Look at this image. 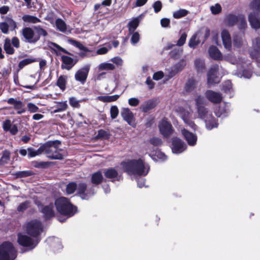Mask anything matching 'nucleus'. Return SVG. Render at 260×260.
I'll return each mask as SVG.
<instances>
[{"instance_id": "1", "label": "nucleus", "mask_w": 260, "mask_h": 260, "mask_svg": "<svg viewBox=\"0 0 260 260\" xmlns=\"http://www.w3.org/2000/svg\"><path fill=\"white\" fill-rule=\"evenodd\" d=\"M26 233L36 239H32L27 235L19 234L18 242L24 247H28L29 249H34L38 244L40 239L38 238L43 230L42 222L38 219H32L26 222L24 225Z\"/></svg>"}, {"instance_id": "2", "label": "nucleus", "mask_w": 260, "mask_h": 260, "mask_svg": "<svg viewBox=\"0 0 260 260\" xmlns=\"http://www.w3.org/2000/svg\"><path fill=\"white\" fill-rule=\"evenodd\" d=\"M121 165L123 170L131 175L145 176L148 174L150 170L149 165L141 158L128 160L122 162Z\"/></svg>"}, {"instance_id": "3", "label": "nucleus", "mask_w": 260, "mask_h": 260, "mask_svg": "<svg viewBox=\"0 0 260 260\" xmlns=\"http://www.w3.org/2000/svg\"><path fill=\"white\" fill-rule=\"evenodd\" d=\"M195 101L197 107L198 116L204 120L206 128L211 130L213 128L217 127L218 123L216 119L212 116L211 112L204 106L206 102L204 98L197 95L195 98Z\"/></svg>"}, {"instance_id": "4", "label": "nucleus", "mask_w": 260, "mask_h": 260, "mask_svg": "<svg viewBox=\"0 0 260 260\" xmlns=\"http://www.w3.org/2000/svg\"><path fill=\"white\" fill-rule=\"evenodd\" d=\"M55 205L57 211L68 217L73 216L77 212V208L73 206L69 200L65 197L56 199Z\"/></svg>"}, {"instance_id": "5", "label": "nucleus", "mask_w": 260, "mask_h": 260, "mask_svg": "<svg viewBox=\"0 0 260 260\" xmlns=\"http://www.w3.org/2000/svg\"><path fill=\"white\" fill-rule=\"evenodd\" d=\"M17 250L12 243L4 242L0 245V260H14Z\"/></svg>"}, {"instance_id": "6", "label": "nucleus", "mask_w": 260, "mask_h": 260, "mask_svg": "<svg viewBox=\"0 0 260 260\" xmlns=\"http://www.w3.org/2000/svg\"><path fill=\"white\" fill-rule=\"evenodd\" d=\"M95 188V186H93L87 189L85 183H80L77 185L76 189L82 199L87 200L95 194L96 192Z\"/></svg>"}, {"instance_id": "7", "label": "nucleus", "mask_w": 260, "mask_h": 260, "mask_svg": "<svg viewBox=\"0 0 260 260\" xmlns=\"http://www.w3.org/2000/svg\"><path fill=\"white\" fill-rule=\"evenodd\" d=\"M46 155L53 159H62L63 156L59 152L54 142L47 143Z\"/></svg>"}, {"instance_id": "8", "label": "nucleus", "mask_w": 260, "mask_h": 260, "mask_svg": "<svg viewBox=\"0 0 260 260\" xmlns=\"http://www.w3.org/2000/svg\"><path fill=\"white\" fill-rule=\"evenodd\" d=\"M90 69V64H86L77 70L75 74V80L81 84H84L86 81Z\"/></svg>"}, {"instance_id": "9", "label": "nucleus", "mask_w": 260, "mask_h": 260, "mask_svg": "<svg viewBox=\"0 0 260 260\" xmlns=\"http://www.w3.org/2000/svg\"><path fill=\"white\" fill-rule=\"evenodd\" d=\"M177 111L184 122L192 129L196 131L197 126L193 121L190 119L191 113L183 108H178Z\"/></svg>"}, {"instance_id": "10", "label": "nucleus", "mask_w": 260, "mask_h": 260, "mask_svg": "<svg viewBox=\"0 0 260 260\" xmlns=\"http://www.w3.org/2000/svg\"><path fill=\"white\" fill-rule=\"evenodd\" d=\"M244 67L239 66L238 68L239 70L238 76L245 78L249 79L252 75V68L250 60L245 59L242 63Z\"/></svg>"}, {"instance_id": "11", "label": "nucleus", "mask_w": 260, "mask_h": 260, "mask_svg": "<svg viewBox=\"0 0 260 260\" xmlns=\"http://www.w3.org/2000/svg\"><path fill=\"white\" fill-rule=\"evenodd\" d=\"M17 27L16 22L11 18L7 17L5 21L0 23V29L2 32L7 34L9 30L13 31Z\"/></svg>"}, {"instance_id": "12", "label": "nucleus", "mask_w": 260, "mask_h": 260, "mask_svg": "<svg viewBox=\"0 0 260 260\" xmlns=\"http://www.w3.org/2000/svg\"><path fill=\"white\" fill-rule=\"evenodd\" d=\"M187 148L186 144L180 139L174 138L172 141V151L173 153L180 154Z\"/></svg>"}, {"instance_id": "13", "label": "nucleus", "mask_w": 260, "mask_h": 260, "mask_svg": "<svg viewBox=\"0 0 260 260\" xmlns=\"http://www.w3.org/2000/svg\"><path fill=\"white\" fill-rule=\"evenodd\" d=\"M158 127L160 134L164 137H169L173 132V129L171 124L165 119H163L159 122Z\"/></svg>"}, {"instance_id": "14", "label": "nucleus", "mask_w": 260, "mask_h": 260, "mask_svg": "<svg viewBox=\"0 0 260 260\" xmlns=\"http://www.w3.org/2000/svg\"><path fill=\"white\" fill-rule=\"evenodd\" d=\"M252 50L250 52L251 58L260 62V37L254 38L252 42Z\"/></svg>"}, {"instance_id": "15", "label": "nucleus", "mask_w": 260, "mask_h": 260, "mask_svg": "<svg viewBox=\"0 0 260 260\" xmlns=\"http://www.w3.org/2000/svg\"><path fill=\"white\" fill-rule=\"evenodd\" d=\"M22 34L28 43H34L39 40L38 35L30 27L24 28L22 30Z\"/></svg>"}, {"instance_id": "16", "label": "nucleus", "mask_w": 260, "mask_h": 260, "mask_svg": "<svg viewBox=\"0 0 260 260\" xmlns=\"http://www.w3.org/2000/svg\"><path fill=\"white\" fill-rule=\"evenodd\" d=\"M218 66L217 64L212 66L207 74V80L209 84H213L219 82V79L216 76L218 70Z\"/></svg>"}, {"instance_id": "17", "label": "nucleus", "mask_w": 260, "mask_h": 260, "mask_svg": "<svg viewBox=\"0 0 260 260\" xmlns=\"http://www.w3.org/2000/svg\"><path fill=\"white\" fill-rule=\"evenodd\" d=\"M246 58L239 57L237 58L235 55L232 53H227L223 55L222 59L225 60L233 64H235L238 68L239 66L244 67L242 63Z\"/></svg>"}, {"instance_id": "18", "label": "nucleus", "mask_w": 260, "mask_h": 260, "mask_svg": "<svg viewBox=\"0 0 260 260\" xmlns=\"http://www.w3.org/2000/svg\"><path fill=\"white\" fill-rule=\"evenodd\" d=\"M221 37L224 48L228 51H230L232 49V43L231 35L225 29L222 30L221 32Z\"/></svg>"}, {"instance_id": "19", "label": "nucleus", "mask_w": 260, "mask_h": 260, "mask_svg": "<svg viewBox=\"0 0 260 260\" xmlns=\"http://www.w3.org/2000/svg\"><path fill=\"white\" fill-rule=\"evenodd\" d=\"M121 115L123 119L130 125L134 127L136 126L134 114L128 108H123L121 112Z\"/></svg>"}, {"instance_id": "20", "label": "nucleus", "mask_w": 260, "mask_h": 260, "mask_svg": "<svg viewBox=\"0 0 260 260\" xmlns=\"http://www.w3.org/2000/svg\"><path fill=\"white\" fill-rule=\"evenodd\" d=\"M39 210L43 214L44 217L46 219H48L54 216V211L53 209V204H50L49 205H41L39 206Z\"/></svg>"}, {"instance_id": "21", "label": "nucleus", "mask_w": 260, "mask_h": 260, "mask_svg": "<svg viewBox=\"0 0 260 260\" xmlns=\"http://www.w3.org/2000/svg\"><path fill=\"white\" fill-rule=\"evenodd\" d=\"M206 98L211 102L216 104L220 103L222 100V96L219 92L211 90H208L205 92Z\"/></svg>"}, {"instance_id": "22", "label": "nucleus", "mask_w": 260, "mask_h": 260, "mask_svg": "<svg viewBox=\"0 0 260 260\" xmlns=\"http://www.w3.org/2000/svg\"><path fill=\"white\" fill-rule=\"evenodd\" d=\"M181 133L189 145L194 146L196 144L197 136L196 134L189 132L185 128L181 129Z\"/></svg>"}, {"instance_id": "23", "label": "nucleus", "mask_w": 260, "mask_h": 260, "mask_svg": "<svg viewBox=\"0 0 260 260\" xmlns=\"http://www.w3.org/2000/svg\"><path fill=\"white\" fill-rule=\"evenodd\" d=\"M230 104L224 103L215 110V114L217 117H225L230 113Z\"/></svg>"}, {"instance_id": "24", "label": "nucleus", "mask_w": 260, "mask_h": 260, "mask_svg": "<svg viewBox=\"0 0 260 260\" xmlns=\"http://www.w3.org/2000/svg\"><path fill=\"white\" fill-rule=\"evenodd\" d=\"M248 21L252 28L254 29L260 28V17H258L254 12H251L249 14Z\"/></svg>"}, {"instance_id": "25", "label": "nucleus", "mask_w": 260, "mask_h": 260, "mask_svg": "<svg viewBox=\"0 0 260 260\" xmlns=\"http://www.w3.org/2000/svg\"><path fill=\"white\" fill-rule=\"evenodd\" d=\"M61 69L67 70H71L76 63V61H74L73 58L66 55L61 56Z\"/></svg>"}, {"instance_id": "26", "label": "nucleus", "mask_w": 260, "mask_h": 260, "mask_svg": "<svg viewBox=\"0 0 260 260\" xmlns=\"http://www.w3.org/2000/svg\"><path fill=\"white\" fill-rule=\"evenodd\" d=\"M103 173L106 178L111 179L112 181L120 179V176L118 175V172L113 168L104 169Z\"/></svg>"}, {"instance_id": "27", "label": "nucleus", "mask_w": 260, "mask_h": 260, "mask_svg": "<svg viewBox=\"0 0 260 260\" xmlns=\"http://www.w3.org/2000/svg\"><path fill=\"white\" fill-rule=\"evenodd\" d=\"M208 52L212 58L215 60H222L223 55L216 46H210L208 49Z\"/></svg>"}, {"instance_id": "28", "label": "nucleus", "mask_w": 260, "mask_h": 260, "mask_svg": "<svg viewBox=\"0 0 260 260\" xmlns=\"http://www.w3.org/2000/svg\"><path fill=\"white\" fill-rule=\"evenodd\" d=\"M202 34V32L201 31H199L191 37L188 42L189 47L194 48L200 43L202 41L201 39Z\"/></svg>"}, {"instance_id": "29", "label": "nucleus", "mask_w": 260, "mask_h": 260, "mask_svg": "<svg viewBox=\"0 0 260 260\" xmlns=\"http://www.w3.org/2000/svg\"><path fill=\"white\" fill-rule=\"evenodd\" d=\"M156 106V103L155 100H149L144 102L140 106V109L143 112H147L152 110Z\"/></svg>"}, {"instance_id": "30", "label": "nucleus", "mask_w": 260, "mask_h": 260, "mask_svg": "<svg viewBox=\"0 0 260 260\" xmlns=\"http://www.w3.org/2000/svg\"><path fill=\"white\" fill-rule=\"evenodd\" d=\"M222 90L229 98L233 96L234 90L231 81L227 80L223 83Z\"/></svg>"}, {"instance_id": "31", "label": "nucleus", "mask_w": 260, "mask_h": 260, "mask_svg": "<svg viewBox=\"0 0 260 260\" xmlns=\"http://www.w3.org/2000/svg\"><path fill=\"white\" fill-rule=\"evenodd\" d=\"M119 97V95H101L96 98V100L104 103H109L116 101Z\"/></svg>"}, {"instance_id": "32", "label": "nucleus", "mask_w": 260, "mask_h": 260, "mask_svg": "<svg viewBox=\"0 0 260 260\" xmlns=\"http://www.w3.org/2000/svg\"><path fill=\"white\" fill-rule=\"evenodd\" d=\"M57 105L54 107L53 113L63 112L66 111L68 108V104L67 101L56 102Z\"/></svg>"}, {"instance_id": "33", "label": "nucleus", "mask_w": 260, "mask_h": 260, "mask_svg": "<svg viewBox=\"0 0 260 260\" xmlns=\"http://www.w3.org/2000/svg\"><path fill=\"white\" fill-rule=\"evenodd\" d=\"M185 65V63L183 60H182L179 63L176 64L174 67V69L172 70V71L170 73V75L166 76V77H168L167 79L168 80L175 76L177 73L181 71Z\"/></svg>"}, {"instance_id": "34", "label": "nucleus", "mask_w": 260, "mask_h": 260, "mask_svg": "<svg viewBox=\"0 0 260 260\" xmlns=\"http://www.w3.org/2000/svg\"><path fill=\"white\" fill-rule=\"evenodd\" d=\"M103 179L102 173L100 171H98L92 175L91 182L96 185L100 184Z\"/></svg>"}, {"instance_id": "35", "label": "nucleus", "mask_w": 260, "mask_h": 260, "mask_svg": "<svg viewBox=\"0 0 260 260\" xmlns=\"http://www.w3.org/2000/svg\"><path fill=\"white\" fill-rule=\"evenodd\" d=\"M7 103L9 104L13 105L14 108L16 110L21 109L24 108V104L21 101H17L14 98H10L7 100Z\"/></svg>"}, {"instance_id": "36", "label": "nucleus", "mask_w": 260, "mask_h": 260, "mask_svg": "<svg viewBox=\"0 0 260 260\" xmlns=\"http://www.w3.org/2000/svg\"><path fill=\"white\" fill-rule=\"evenodd\" d=\"M98 68L100 71L103 70L113 71L115 69V66L112 63L105 62L100 63Z\"/></svg>"}, {"instance_id": "37", "label": "nucleus", "mask_w": 260, "mask_h": 260, "mask_svg": "<svg viewBox=\"0 0 260 260\" xmlns=\"http://www.w3.org/2000/svg\"><path fill=\"white\" fill-rule=\"evenodd\" d=\"M68 79V77L66 75H61L58 78L56 85L59 88L63 91L66 88V83Z\"/></svg>"}, {"instance_id": "38", "label": "nucleus", "mask_w": 260, "mask_h": 260, "mask_svg": "<svg viewBox=\"0 0 260 260\" xmlns=\"http://www.w3.org/2000/svg\"><path fill=\"white\" fill-rule=\"evenodd\" d=\"M56 28L59 31L65 32L67 31V27L65 22L60 18H57L55 21Z\"/></svg>"}, {"instance_id": "39", "label": "nucleus", "mask_w": 260, "mask_h": 260, "mask_svg": "<svg viewBox=\"0 0 260 260\" xmlns=\"http://www.w3.org/2000/svg\"><path fill=\"white\" fill-rule=\"evenodd\" d=\"M49 47L52 49L57 54H59L60 52H63L66 54H70L68 51L63 48L58 44L51 42L50 44Z\"/></svg>"}, {"instance_id": "40", "label": "nucleus", "mask_w": 260, "mask_h": 260, "mask_svg": "<svg viewBox=\"0 0 260 260\" xmlns=\"http://www.w3.org/2000/svg\"><path fill=\"white\" fill-rule=\"evenodd\" d=\"M239 16H236L233 14H229L226 16L225 22L229 26H233L236 24L238 20Z\"/></svg>"}, {"instance_id": "41", "label": "nucleus", "mask_w": 260, "mask_h": 260, "mask_svg": "<svg viewBox=\"0 0 260 260\" xmlns=\"http://www.w3.org/2000/svg\"><path fill=\"white\" fill-rule=\"evenodd\" d=\"M139 24V19L136 17L133 19L128 23V30L130 34L133 33L135 29L137 28Z\"/></svg>"}, {"instance_id": "42", "label": "nucleus", "mask_w": 260, "mask_h": 260, "mask_svg": "<svg viewBox=\"0 0 260 260\" xmlns=\"http://www.w3.org/2000/svg\"><path fill=\"white\" fill-rule=\"evenodd\" d=\"M87 99H83L82 100H78L75 97H71L69 98L70 105L73 108H79L80 107V103L82 102L86 101Z\"/></svg>"}, {"instance_id": "43", "label": "nucleus", "mask_w": 260, "mask_h": 260, "mask_svg": "<svg viewBox=\"0 0 260 260\" xmlns=\"http://www.w3.org/2000/svg\"><path fill=\"white\" fill-rule=\"evenodd\" d=\"M4 48L6 52L8 54H13L14 53V49L11 46V41L9 39H6L5 41Z\"/></svg>"}, {"instance_id": "44", "label": "nucleus", "mask_w": 260, "mask_h": 260, "mask_svg": "<svg viewBox=\"0 0 260 260\" xmlns=\"http://www.w3.org/2000/svg\"><path fill=\"white\" fill-rule=\"evenodd\" d=\"M197 86V82L193 79H189L185 84V89L187 92L192 91Z\"/></svg>"}, {"instance_id": "45", "label": "nucleus", "mask_w": 260, "mask_h": 260, "mask_svg": "<svg viewBox=\"0 0 260 260\" xmlns=\"http://www.w3.org/2000/svg\"><path fill=\"white\" fill-rule=\"evenodd\" d=\"M69 42L73 46L78 48L80 50L84 52H90V50L79 42L74 40H69Z\"/></svg>"}, {"instance_id": "46", "label": "nucleus", "mask_w": 260, "mask_h": 260, "mask_svg": "<svg viewBox=\"0 0 260 260\" xmlns=\"http://www.w3.org/2000/svg\"><path fill=\"white\" fill-rule=\"evenodd\" d=\"M22 19L24 22L32 23H37L41 21L37 17L29 15H24L22 17Z\"/></svg>"}, {"instance_id": "47", "label": "nucleus", "mask_w": 260, "mask_h": 260, "mask_svg": "<svg viewBox=\"0 0 260 260\" xmlns=\"http://www.w3.org/2000/svg\"><path fill=\"white\" fill-rule=\"evenodd\" d=\"M34 174V173L32 171L30 170H27V171H18L16 172L14 175L17 177V178H23V177H28Z\"/></svg>"}, {"instance_id": "48", "label": "nucleus", "mask_w": 260, "mask_h": 260, "mask_svg": "<svg viewBox=\"0 0 260 260\" xmlns=\"http://www.w3.org/2000/svg\"><path fill=\"white\" fill-rule=\"evenodd\" d=\"M196 68L199 72H202L205 69V63L203 60L199 58L194 61Z\"/></svg>"}, {"instance_id": "49", "label": "nucleus", "mask_w": 260, "mask_h": 260, "mask_svg": "<svg viewBox=\"0 0 260 260\" xmlns=\"http://www.w3.org/2000/svg\"><path fill=\"white\" fill-rule=\"evenodd\" d=\"M243 36L242 35L235 36L233 41L234 46L238 48L241 47L243 43Z\"/></svg>"}, {"instance_id": "50", "label": "nucleus", "mask_w": 260, "mask_h": 260, "mask_svg": "<svg viewBox=\"0 0 260 260\" xmlns=\"http://www.w3.org/2000/svg\"><path fill=\"white\" fill-rule=\"evenodd\" d=\"M36 35H38L39 40L41 36L46 37L47 35V31L40 26H36L34 27Z\"/></svg>"}, {"instance_id": "51", "label": "nucleus", "mask_w": 260, "mask_h": 260, "mask_svg": "<svg viewBox=\"0 0 260 260\" xmlns=\"http://www.w3.org/2000/svg\"><path fill=\"white\" fill-rule=\"evenodd\" d=\"M36 61V59L33 58H25L21 61H20L19 63V68L21 69H22L25 66L30 64L32 62H34Z\"/></svg>"}, {"instance_id": "52", "label": "nucleus", "mask_w": 260, "mask_h": 260, "mask_svg": "<svg viewBox=\"0 0 260 260\" xmlns=\"http://www.w3.org/2000/svg\"><path fill=\"white\" fill-rule=\"evenodd\" d=\"M115 65V66L117 67H120L123 66V59L119 56H116L112 58L110 60Z\"/></svg>"}, {"instance_id": "53", "label": "nucleus", "mask_w": 260, "mask_h": 260, "mask_svg": "<svg viewBox=\"0 0 260 260\" xmlns=\"http://www.w3.org/2000/svg\"><path fill=\"white\" fill-rule=\"evenodd\" d=\"M240 29H244L247 26V22L243 15H239L237 23Z\"/></svg>"}, {"instance_id": "54", "label": "nucleus", "mask_w": 260, "mask_h": 260, "mask_svg": "<svg viewBox=\"0 0 260 260\" xmlns=\"http://www.w3.org/2000/svg\"><path fill=\"white\" fill-rule=\"evenodd\" d=\"M250 8L260 13V0H253L250 4Z\"/></svg>"}, {"instance_id": "55", "label": "nucleus", "mask_w": 260, "mask_h": 260, "mask_svg": "<svg viewBox=\"0 0 260 260\" xmlns=\"http://www.w3.org/2000/svg\"><path fill=\"white\" fill-rule=\"evenodd\" d=\"M77 184L74 182L69 183L66 187V191L68 194L73 193L76 189Z\"/></svg>"}, {"instance_id": "56", "label": "nucleus", "mask_w": 260, "mask_h": 260, "mask_svg": "<svg viewBox=\"0 0 260 260\" xmlns=\"http://www.w3.org/2000/svg\"><path fill=\"white\" fill-rule=\"evenodd\" d=\"M187 14V11L184 9H180L178 11H175L173 13V16L175 18H180L185 16Z\"/></svg>"}, {"instance_id": "57", "label": "nucleus", "mask_w": 260, "mask_h": 260, "mask_svg": "<svg viewBox=\"0 0 260 260\" xmlns=\"http://www.w3.org/2000/svg\"><path fill=\"white\" fill-rule=\"evenodd\" d=\"M48 241L53 242V243L51 244L52 247L56 246L58 249H61L62 248V246L59 239L52 237L48 239Z\"/></svg>"}, {"instance_id": "58", "label": "nucleus", "mask_w": 260, "mask_h": 260, "mask_svg": "<svg viewBox=\"0 0 260 260\" xmlns=\"http://www.w3.org/2000/svg\"><path fill=\"white\" fill-rule=\"evenodd\" d=\"M28 111L30 113H36L39 111V108L32 103H28L27 104Z\"/></svg>"}, {"instance_id": "59", "label": "nucleus", "mask_w": 260, "mask_h": 260, "mask_svg": "<svg viewBox=\"0 0 260 260\" xmlns=\"http://www.w3.org/2000/svg\"><path fill=\"white\" fill-rule=\"evenodd\" d=\"M30 205V202L26 201L21 203L17 207V210L19 212H23L25 211Z\"/></svg>"}, {"instance_id": "60", "label": "nucleus", "mask_w": 260, "mask_h": 260, "mask_svg": "<svg viewBox=\"0 0 260 260\" xmlns=\"http://www.w3.org/2000/svg\"><path fill=\"white\" fill-rule=\"evenodd\" d=\"M149 142L151 144L155 146H159L161 145L162 141L160 138L157 137H153L150 139Z\"/></svg>"}, {"instance_id": "61", "label": "nucleus", "mask_w": 260, "mask_h": 260, "mask_svg": "<svg viewBox=\"0 0 260 260\" xmlns=\"http://www.w3.org/2000/svg\"><path fill=\"white\" fill-rule=\"evenodd\" d=\"M119 113V110L116 106H113L110 108V116L112 119L117 117Z\"/></svg>"}, {"instance_id": "62", "label": "nucleus", "mask_w": 260, "mask_h": 260, "mask_svg": "<svg viewBox=\"0 0 260 260\" xmlns=\"http://www.w3.org/2000/svg\"><path fill=\"white\" fill-rule=\"evenodd\" d=\"M112 48L110 44L108 45V47H103L96 50V53L99 55H103L106 54L109 50Z\"/></svg>"}, {"instance_id": "63", "label": "nucleus", "mask_w": 260, "mask_h": 260, "mask_svg": "<svg viewBox=\"0 0 260 260\" xmlns=\"http://www.w3.org/2000/svg\"><path fill=\"white\" fill-rule=\"evenodd\" d=\"M152 7L154 9V12L157 13L162 8V3L160 1H157L153 3Z\"/></svg>"}, {"instance_id": "64", "label": "nucleus", "mask_w": 260, "mask_h": 260, "mask_svg": "<svg viewBox=\"0 0 260 260\" xmlns=\"http://www.w3.org/2000/svg\"><path fill=\"white\" fill-rule=\"evenodd\" d=\"M212 13L214 14H217L221 11V6L219 4H216L214 6L210 7Z\"/></svg>"}]
</instances>
